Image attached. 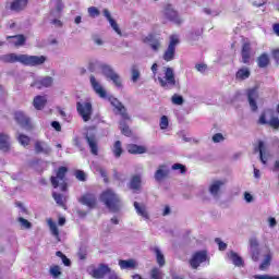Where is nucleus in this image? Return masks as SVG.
I'll list each match as a JSON object with an SVG mask.
<instances>
[{
	"label": "nucleus",
	"mask_w": 279,
	"mask_h": 279,
	"mask_svg": "<svg viewBox=\"0 0 279 279\" xmlns=\"http://www.w3.org/2000/svg\"><path fill=\"white\" fill-rule=\"evenodd\" d=\"M150 69L155 80L159 82V86L165 88V90H171V88L180 86V83L175 80V73L172 68L163 66L162 71L158 72V63H154Z\"/></svg>",
	"instance_id": "obj_1"
},
{
	"label": "nucleus",
	"mask_w": 279,
	"mask_h": 279,
	"mask_svg": "<svg viewBox=\"0 0 279 279\" xmlns=\"http://www.w3.org/2000/svg\"><path fill=\"white\" fill-rule=\"evenodd\" d=\"M69 173V168L66 166H61L54 170V175L50 177V183L52 189H59L62 193L69 191V179L66 174Z\"/></svg>",
	"instance_id": "obj_2"
},
{
	"label": "nucleus",
	"mask_w": 279,
	"mask_h": 279,
	"mask_svg": "<svg viewBox=\"0 0 279 279\" xmlns=\"http://www.w3.org/2000/svg\"><path fill=\"white\" fill-rule=\"evenodd\" d=\"M100 201L108 208L110 213H119L121 210V197L113 192L112 189H107L100 194Z\"/></svg>",
	"instance_id": "obj_3"
},
{
	"label": "nucleus",
	"mask_w": 279,
	"mask_h": 279,
	"mask_svg": "<svg viewBox=\"0 0 279 279\" xmlns=\"http://www.w3.org/2000/svg\"><path fill=\"white\" fill-rule=\"evenodd\" d=\"M14 121H16V124L22 126L23 130H25L26 132H32V130H34V123L32 122V118H29L23 111L14 112Z\"/></svg>",
	"instance_id": "obj_4"
},
{
	"label": "nucleus",
	"mask_w": 279,
	"mask_h": 279,
	"mask_svg": "<svg viewBox=\"0 0 279 279\" xmlns=\"http://www.w3.org/2000/svg\"><path fill=\"white\" fill-rule=\"evenodd\" d=\"M178 45H180V39L173 35L170 36L169 45L162 54L165 62H171L175 60V47H178Z\"/></svg>",
	"instance_id": "obj_5"
},
{
	"label": "nucleus",
	"mask_w": 279,
	"mask_h": 279,
	"mask_svg": "<svg viewBox=\"0 0 279 279\" xmlns=\"http://www.w3.org/2000/svg\"><path fill=\"white\" fill-rule=\"evenodd\" d=\"M110 104L113 107L114 114H119L121 117L120 121H132V117L128 113V108L123 106V102L119 101L117 98H112Z\"/></svg>",
	"instance_id": "obj_6"
},
{
	"label": "nucleus",
	"mask_w": 279,
	"mask_h": 279,
	"mask_svg": "<svg viewBox=\"0 0 279 279\" xmlns=\"http://www.w3.org/2000/svg\"><path fill=\"white\" fill-rule=\"evenodd\" d=\"M76 110L82 117L85 123H88L90 118L93 117V104L90 102H76Z\"/></svg>",
	"instance_id": "obj_7"
},
{
	"label": "nucleus",
	"mask_w": 279,
	"mask_h": 279,
	"mask_svg": "<svg viewBox=\"0 0 279 279\" xmlns=\"http://www.w3.org/2000/svg\"><path fill=\"white\" fill-rule=\"evenodd\" d=\"M102 74L107 77V80H111V82L117 86V88H123V83L121 82V76L110 68V65L101 66Z\"/></svg>",
	"instance_id": "obj_8"
},
{
	"label": "nucleus",
	"mask_w": 279,
	"mask_h": 279,
	"mask_svg": "<svg viewBox=\"0 0 279 279\" xmlns=\"http://www.w3.org/2000/svg\"><path fill=\"white\" fill-rule=\"evenodd\" d=\"M163 16L170 23H174V25H182V17L180 14L173 9L172 4H167L163 9Z\"/></svg>",
	"instance_id": "obj_9"
},
{
	"label": "nucleus",
	"mask_w": 279,
	"mask_h": 279,
	"mask_svg": "<svg viewBox=\"0 0 279 279\" xmlns=\"http://www.w3.org/2000/svg\"><path fill=\"white\" fill-rule=\"evenodd\" d=\"M206 260H208V252L198 251L194 253L190 259V267H192V269H198L202 263H206Z\"/></svg>",
	"instance_id": "obj_10"
},
{
	"label": "nucleus",
	"mask_w": 279,
	"mask_h": 279,
	"mask_svg": "<svg viewBox=\"0 0 279 279\" xmlns=\"http://www.w3.org/2000/svg\"><path fill=\"white\" fill-rule=\"evenodd\" d=\"M85 141L90 149L93 156L99 155V140L95 133H85Z\"/></svg>",
	"instance_id": "obj_11"
},
{
	"label": "nucleus",
	"mask_w": 279,
	"mask_h": 279,
	"mask_svg": "<svg viewBox=\"0 0 279 279\" xmlns=\"http://www.w3.org/2000/svg\"><path fill=\"white\" fill-rule=\"evenodd\" d=\"M24 66H40L47 62V57L45 56H27L24 54V60H22Z\"/></svg>",
	"instance_id": "obj_12"
},
{
	"label": "nucleus",
	"mask_w": 279,
	"mask_h": 279,
	"mask_svg": "<svg viewBox=\"0 0 279 279\" xmlns=\"http://www.w3.org/2000/svg\"><path fill=\"white\" fill-rule=\"evenodd\" d=\"M143 43H145L146 45H149L150 49H153V51H159L160 47H162V43L160 37H158V35H156V33H150L148 34L144 39Z\"/></svg>",
	"instance_id": "obj_13"
},
{
	"label": "nucleus",
	"mask_w": 279,
	"mask_h": 279,
	"mask_svg": "<svg viewBox=\"0 0 279 279\" xmlns=\"http://www.w3.org/2000/svg\"><path fill=\"white\" fill-rule=\"evenodd\" d=\"M80 204L87 206V208H97V196L93 193H85L78 199Z\"/></svg>",
	"instance_id": "obj_14"
},
{
	"label": "nucleus",
	"mask_w": 279,
	"mask_h": 279,
	"mask_svg": "<svg viewBox=\"0 0 279 279\" xmlns=\"http://www.w3.org/2000/svg\"><path fill=\"white\" fill-rule=\"evenodd\" d=\"M29 0H13L9 4L7 3L5 10H10L11 12H23L27 8Z\"/></svg>",
	"instance_id": "obj_15"
},
{
	"label": "nucleus",
	"mask_w": 279,
	"mask_h": 279,
	"mask_svg": "<svg viewBox=\"0 0 279 279\" xmlns=\"http://www.w3.org/2000/svg\"><path fill=\"white\" fill-rule=\"evenodd\" d=\"M24 57L25 54L8 53L0 56V61L4 64H15V62L23 64Z\"/></svg>",
	"instance_id": "obj_16"
},
{
	"label": "nucleus",
	"mask_w": 279,
	"mask_h": 279,
	"mask_svg": "<svg viewBox=\"0 0 279 279\" xmlns=\"http://www.w3.org/2000/svg\"><path fill=\"white\" fill-rule=\"evenodd\" d=\"M89 82H90L92 88L96 93V95L101 97V99H106L108 97V93L101 86V84H99V82H97V78H95V75L89 76Z\"/></svg>",
	"instance_id": "obj_17"
},
{
	"label": "nucleus",
	"mask_w": 279,
	"mask_h": 279,
	"mask_svg": "<svg viewBox=\"0 0 279 279\" xmlns=\"http://www.w3.org/2000/svg\"><path fill=\"white\" fill-rule=\"evenodd\" d=\"M259 125H269L272 128V130H279V118L272 117L269 121H267V113L262 112L259 119H258Z\"/></svg>",
	"instance_id": "obj_18"
},
{
	"label": "nucleus",
	"mask_w": 279,
	"mask_h": 279,
	"mask_svg": "<svg viewBox=\"0 0 279 279\" xmlns=\"http://www.w3.org/2000/svg\"><path fill=\"white\" fill-rule=\"evenodd\" d=\"M255 154L259 153V160L263 165H267V160H269V151H267V146H265V142L258 141V146L254 149Z\"/></svg>",
	"instance_id": "obj_19"
},
{
	"label": "nucleus",
	"mask_w": 279,
	"mask_h": 279,
	"mask_svg": "<svg viewBox=\"0 0 279 279\" xmlns=\"http://www.w3.org/2000/svg\"><path fill=\"white\" fill-rule=\"evenodd\" d=\"M241 56L242 64H250V61L252 60V44L250 41H245L242 45Z\"/></svg>",
	"instance_id": "obj_20"
},
{
	"label": "nucleus",
	"mask_w": 279,
	"mask_h": 279,
	"mask_svg": "<svg viewBox=\"0 0 279 279\" xmlns=\"http://www.w3.org/2000/svg\"><path fill=\"white\" fill-rule=\"evenodd\" d=\"M107 274H111V269L106 264H99L98 268L92 270V276L96 279L106 278Z\"/></svg>",
	"instance_id": "obj_21"
},
{
	"label": "nucleus",
	"mask_w": 279,
	"mask_h": 279,
	"mask_svg": "<svg viewBox=\"0 0 279 279\" xmlns=\"http://www.w3.org/2000/svg\"><path fill=\"white\" fill-rule=\"evenodd\" d=\"M104 16H106L107 21L109 22L110 26L112 27L113 32L118 34V36H123V33L121 32V28L119 27V24L114 19H112V15L110 14V11L108 9H104L102 11Z\"/></svg>",
	"instance_id": "obj_22"
},
{
	"label": "nucleus",
	"mask_w": 279,
	"mask_h": 279,
	"mask_svg": "<svg viewBox=\"0 0 279 279\" xmlns=\"http://www.w3.org/2000/svg\"><path fill=\"white\" fill-rule=\"evenodd\" d=\"M257 97H258V90L256 88H251L247 90V99L253 112H256V110H258V105L256 104Z\"/></svg>",
	"instance_id": "obj_23"
},
{
	"label": "nucleus",
	"mask_w": 279,
	"mask_h": 279,
	"mask_svg": "<svg viewBox=\"0 0 279 279\" xmlns=\"http://www.w3.org/2000/svg\"><path fill=\"white\" fill-rule=\"evenodd\" d=\"M126 151H129V154H132L133 156H137L141 154H147V147L137 144H128Z\"/></svg>",
	"instance_id": "obj_24"
},
{
	"label": "nucleus",
	"mask_w": 279,
	"mask_h": 279,
	"mask_svg": "<svg viewBox=\"0 0 279 279\" xmlns=\"http://www.w3.org/2000/svg\"><path fill=\"white\" fill-rule=\"evenodd\" d=\"M35 153L36 154H45L46 156H49L51 154V147L47 145V143L41 141L35 142Z\"/></svg>",
	"instance_id": "obj_25"
},
{
	"label": "nucleus",
	"mask_w": 279,
	"mask_h": 279,
	"mask_svg": "<svg viewBox=\"0 0 279 279\" xmlns=\"http://www.w3.org/2000/svg\"><path fill=\"white\" fill-rule=\"evenodd\" d=\"M53 85V77L46 76L39 81H36L32 86H36V88H49V86Z\"/></svg>",
	"instance_id": "obj_26"
},
{
	"label": "nucleus",
	"mask_w": 279,
	"mask_h": 279,
	"mask_svg": "<svg viewBox=\"0 0 279 279\" xmlns=\"http://www.w3.org/2000/svg\"><path fill=\"white\" fill-rule=\"evenodd\" d=\"M271 64V60L269 59V54L267 52H263L257 57V66L259 69H267Z\"/></svg>",
	"instance_id": "obj_27"
},
{
	"label": "nucleus",
	"mask_w": 279,
	"mask_h": 279,
	"mask_svg": "<svg viewBox=\"0 0 279 279\" xmlns=\"http://www.w3.org/2000/svg\"><path fill=\"white\" fill-rule=\"evenodd\" d=\"M7 40H12L10 43L14 45V47H23L27 38H25V35H13V36H7Z\"/></svg>",
	"instance_id": "obj_28"
},
{
	"label": "nucleus",
	"mask_w": 279,
	"mask_h": 279,
	"mask_svg": "<svg viewBox=\"0 0 279 279\" xmlns=\"http://www.w3.org/2000/svg\"><path fill=\"white\" fill-rule=\"evenodd\" d=\"M35 110H43L47 106V96H35L33 99Z\"/></svg>",
	"instance_id": "obj_29"
},
{
	"label": "nucleus",
	"mask_w": 279,
	"mask_h": 279,
	"mask_svg": "<svg viewBox=\"0 0 279 279\" xmlns=\"http://www.w3.org/2000/svg\"><path fill=\"white\" fill-rule=\"evenodd\" d=\"M250 75H252L250 68L243 66L236 71L235 80H238L239 82H244V80H248Z\"/></svg>",
	"instance_id": "obj_30"
},
{
	"label": "nucleus",
	"mask_w": 279,
	"mask_h": 279,
	"mask_svg": "<svg viewBox=\"0 0 279 279\" xmlns=\"http://www.w3.org/2000/svg\"><path fill=\"white\" fill-rule=\"evenodd\" d=\"M133 206L140 217H143V219H149V213L147 211V206H145V204L134 202Z\"/></svg>",
	"instance_id": "obj_31"
},
{
	"label": "nucleus",
	"mask_w": 279,
	"mask_h": 279,
	"mask_svg": "<svg viewBox=\"0 0 279 279\" xmlns=\"http://www.w3.org/2000/svg\"><path fill=\"white\" fill-rule=\"evenodd\" d=\"M142 182L141 174H134L129 183V189H131V191H141Z\"/></svg>",
	"instance_id": "obj_32"
},
{
	"label": "nucleus",
	"mask_w": 279,
	"mask_h": 279,
	"mask_svg": "<svg viewBox=\"0 0 279 279\" xmlns=\"http://www.w3.org/2000/svg\"><path fill=\"white\" fill-rule=\"evenodd\" d=\"M0 150H10V136L8 134L0 133Z\"/></svg>",
	"instance_id": "obj_33"
},
{
	"label": "nucleus",
	"mask_w": 279,
	"mask_h": 279,
	"mask_svg": "<svg viewBox=\"0 0 279 279\" xmlns=\"http://www.w3.org/2000/svg\"><path fill=\"white\" fill-rule=\"evenodd\" d=\"M119 125L121 134H123V136H132V129H130V125H128V120H120Z\"/></svg>",
	"instance_id": "obj_34"
},
{
	"label": "nucleus",
	"mask_w": 279,
	"mask_h": 279,
	"mask_svg": "<svg viewBox=\"0 0 279 279\" xmlns=\"http://www.w3.org/2000/svg\"><path fill=\"white\" fill-rule=\"evenodd\" d=\"M49 275L53 279H60L62 278V268L59 265H52L49 268Z\"/></svg>",
	"instance_id": "obj_35"
},
{
	"label": "nucleus",
	"mask_w": 279,
	"mask_h": 279,
	"mask_svg": "<svg viewBox=\"0 0 279 279\" xmlns=\"http://www.w3.org/2000/svg\"><path fill=\"white\" fill-rule=\"evenodd\" d=\"M119 265L122 269H136V260L134 259H120Z\"/></svg>",
	"instance_id": "obj_36"
},
{
	"label": "nucleus",
	"mask_w": 279,
	"mask_h": 279,
	"mask_svg": "<svg viewBox=\"0 0 279 279\" xmlns=\"http://www.w3.org/2000/svg\"><path fill=\"white\" fill-rule=\"evenodd\" d=\"M153 252L156 254V260H157V265H159V267H165L166 265V260H165V254H162V252L160 251V248H158L157 246H155L153 248Z\"/></svg>",
	"instance_id": "obj_37"
},
{
	"label": "nucleus",
	"mask_w": 279,
	"mask_h": 279,
	"mask_svg": "<svg viewBox=\"0 0 279 279\" xmlns=\"http://www.w3.org/2000/svg\"><path fill=\"white\" fill-rule=\"evenodd\" d=\"M229 258L235 267H243V258L239 256V254L234 253V251L229 253Z\"/></svg>",
	"instance_id": "obj_38"
},
{
	"label": "nucleus",
	"mask_w": 279,
	"mask_h": 279,
	"mask_svg": "<svg viewBox=\"0 0 279 279\" xmlns=\"http://www.w3.org/2000/svg\"><path fill=\"white\" fill-rule=\"evenodd\" d=\"M112 154L114 158H119L123 155V145L121 144V141H116L112 147Z\"/></svg>",
	"instance_id": "obj_39"
},
{
	"label": "nucleus",
	"mask_w": 279,
	"mask_h": 279,
	"mask_svg": "<svg viewBox=\"0 0 279 279\" xmlns=\"http://www.w3.org/2000/svg\"><path fill=\"white\" fill-rule=\"evenodd\" d=\"M223 184H226V181H215L209 187V193H211V195H218Z\"/></svg>",
	"instance_id": "obj_40"
},
{
	"label": "nucleus",
	"mask_w": 279,
	"mask_h": 279,
	"mask_svg": "<svg viewBox=\"0 0 279 279\" xmlns=\"http://www.w3.org/2000/svg\"><path fill=\"white\" fill-rule=\"evenodd\" d=\"M165 178H169V170H163L162 168H160L155 172L156 182H162Z\"/></svg>",
	"instance_id": "obj_41"
},
{
	"label": "nucleus",
	"mask_w": 279,
	"mask_h": 279,
	"mask_svg": "<svg viewBox=\"0 0 279 279\" xmlns=\"http://www.w3.org/2000/svg\"><path fill=\"white\" fill-rule=\"evenodd\" d=\"M48 226L50 228L51 234H53V236H56V239L60 240V230L58 229V225H56V222H53V220L49 219Z\"/></svg>",
	"instance_id": "obj_42"
},
{
	"label": "nucleus",
	"mask_w": 279,
	"mask_h": 279,
	"mask_svg": "<svg viewBox=\"0 0 279 279\" xmlns=\"http://www.w3.org/2000/svg\"><path fill=\"white\" fill-rule=\"evenodd\" d=\"M17 141L22 147H27L32 143V137L21 133L17 136Z\"/></svg>",
	"instance_id": "obj_43"
},
{
	"label": "nucleus",
	"mask_w": 279,
	"mask_h": 279,
	"mask_svg": "<svg viewBox=\"0 0 279 279\" xmlns=\"http://www.w3.org/2000/svg\"><path fill=\"white\" fill-rule=\"evenodd\" d=\"M131 80L134 83H136V82H138V80H141V71H138V68H136V65H133L131 69Z\"/></svg>",
	"instance_id": "obj_44"
},
{
	"label": "nucleus",
	"mask_w": 279,
	"mask_h": 279,
	"mask_svg": "<svg viewBox=\"0 0 279 279\" xmlns=\"http://www.w3.org/2000/svg\"><path fill=\"white\" fill-rule=\"evenodd\" d=\"M269 265H271V254H267L265 256L264 260L259 265L260 271H265V269H267V267H269Z\"/></svg>",
	"instance_id": "obj_45"
},
{
	"label": "nucleus",
	"mask_w": 279,
	"mask_h": 279,
	"mask_svg": "<svg viewBox=\"0 0 279 279\" xmlns=\"http://www.w3.org/2000/svg\"><path fill=\"white\" fill-rule=\"evenodd\" d=\"M56 256L61 258V260L65 267H71V259L69 257H66V255H64V253H62L61 251H57Z\"/></svg>",
	"instance_id": "obj_46"
},
{
	"label": "nucleus",
	"mask_w": 279,
	"mask_h": 279,
	"mask_svg": "<svg viewBox=\"0 0 279 279\" xmlns=\"http://www.w3.org/2000/svg\"><path fill=\"white\" fill-rule=\"evenodd\" d=\"M52 197H53L54 202L58 204V206H64V195H62L58 192H53Z\"/></svg>",
	"instance_id": "obj_47"
},
{
	"label": "nucleus",
	"mask_w": 279,
	"mask_h": 279,
	"mask_svg": "<svg viewBox=\"0 0 279 279\" xmlns=\"http://www.w3.org/2000/svg\"><path fill=\"white\" fill-rule=\"evenodd\" d=\"M74 177L76 180H78V182H86L87 179L86 172H84V170H75Z\"/></svg>",
	"instance_id": "obj_48"
},
{
	"label": "nucleus",
	"mask_w": 279,
	"mask_h": 279,
	"mask_svg": "<svg viewBox=\"0 0 279 279\" xmlns=\"http://www.w3.org/2000/svg\"><path fill=\"white\" fill-rule=\"evenodd\" d=\"M87 256L88 250L86 248V246H81L77 252V257L80 258V260H86Z\"/></svg>",
	"instance_id": "obj_49"
},
{
	"label": "nucleus",
	"mask_w": 279,
	"mask_h": 279,
	"mask_svg": "<svg viewBox=\"0 0 279 279\" xmlns=\"http://www.w3.org/2000/svg\"><path fill=\"white\" fill-rule=\"evenodd\" d=\"M150 278L151 279H162L163 278L162 271H160V269H158L156 267L153 268L150 271Z\"/></svg>",
	"instance_id": "obj_50"
},
{
	"label": "nucleus",
	"mask_w": 279,
	"mask_h": 279,
	"mask_svg": "<svg viewBox=\"0 0 279 279\" xmlns=\"http://www.w3.org/2000/svg\"><path fill=\"white\" fill-rule=\"evenodd\" d=\"M171 101L174 104V106H182V104H184V98L178 94H174Z\"/></svg>",
	"instance_id": "obj_51"
},
{
	"label": "nucleus",
	"mask_w": 279,
	"mask_h": 279,
	"mask_svg": "<svg viewBox=\"0 0 279 279\" xmlns=\"http://www.w3.org/2000/svg\"><path fill=\"white\" fill-rule=\"evenodd\" d=\"M159 125L160 130H167V128H169V118L167 116H162L160 118Z\"/></svg>",
	"instance_id": "obj_52"
},
{
	"label": "nucleus",
	"mask_w": 279,
	"mask_h": 279,
	"mask_svg": "<svg viewBox=\"0 0 279 279\" xmlns=\"http://www.w3.org/2000/svg\"><path fill=\"white\" fill-rule=\"evenodd\" d=\"M172 170L173 171H180V173L184 174L186 173V166L182 165V163H174L172 165Z\"/></svg>",
	"instance_id": "obj_53"
},
{
	"label": "nucleus",
	"mask_w": 279,
	"mask_h": 279,
	"mask_svg": "<svg viewBox=\"0 0 279 279\" xmlns=\"http://www.w3.org/2000/svg\"><path fill=\"white\" fill-rule=\"evenodd\" d=\"M215 243H217L218 248L220 252H226L228 250V244H226L223 241H221L219 238L215 239Z\"/></svg>",
	"instance_id": "obj_54"
},
{
	"label": "nucleus",
	"mask_w": 279,
	"mask_h": 279,
	"mask_svg": "<svg viewBox=\"0 0 279 279\" xmlns=\"http://www.w3.org/2000/svg\"><path fill=\"white\" fill-rule=\"evenodd\" d=\"M88 14H89V16H92V19H95V17L99 16L100 12H99V9H97V7H89Z\"/></svg>",
	"instance_id": "obj_55"
},
{
	"label": "nucleus",
	"mask_w": 279,
	"mask_h": 279,
	"mask_svg": "<svg viewBox=\"0 0 279 279\" xmlns=\"http://www.w3.org/2000/svg\"><path fill=\"white\" fill-rule=\"evenodd\" d=\"M19 221L21 222V226H23V228H26V230H29V228H32V222H29V220L20 217Z\"/></svg>",
	"instance_id": "obj_56"
},
{
	"label": "nucleus",
	"mask_w": 279,
	"mask_h": 279,
	"mask_svg": "<svg viewBox=\"0 0 279 279\" xmlns=\"http://www.w3.org/2000/svg\"><path fill=\"white\" fill-rule=\"evenodd\" d=\"M253 279H279V276L255 275Z\"/></svg>",
	"instance_id": "obj_57"
},
{
	"label": "nucleus",
	"mask_w": 279,
	"mask_h": 279,
	"mask_svg": "<svg viewBox=\"0 0 279 279\" xmlns=\"http://www.w3.org/2000/svg\"><path fill=\"white\" fill-rule=\"evenodd\" d=\"M195 69L199 73H206V71L208 70V65H206L205 63H198L195 65Z\"/></svg>",
	"instance_id": "obj_58"
},
{
	"label": "nucleus",
	"mask_w": 279,
	"mask_h": 279,
	"mask_svg": "<svg viewBox=\"0 0 279 279\" xmlns=\"http://www.w3.org/2000/svg\"><path fill=\"white\" fill-rule=\"evenodd\" d=\"M258 240L256 239V238H252L251 240H250V248L251 250H259L258 248Z\"/></svg>",
	"instance_id": "obj_59"
},
{
	"label": "nucleus",
	"mask_w": 279,
	"mask_h": 279,
	"mask_svg": "<svg viewBox=\"0 0 279 279\" xmlns=\"http://www.w3.org/2000/svg\"><path fill=\"white\" fill-rule=\"evenodd\" d=\"M251 254H252V259L256 262L260 256V250L259 248L251 250Z\"/></svg>",
	"instance_id": "obj_60"
},
{
	"label": "nucleus",
	"mask_w": 279,
	"mask_h": 279,
	"mask_svg": "<svg viewBox=\"0 0 279 279\" xmlns=\"http://www.w3.org/2000/svg\"><path fill=\"white\" fill-rule=\"evenodd\" d=\"M98 171H99L101 178H104V182L106 184H108V182H109V180H108V171H106V169H104V168H100Z\"/></svg>",
	"instance_id": "obj_61"
},
{
	"label": "nucleus",
	"mask_w": 279,
	"mask_h": 279,
	"mask_svg": "<svg viewBox=\"0 0 279 279\" xmlns=\"http://www.w3.org/2000/svg\"><path fill=\"white\" fill-rule=\"evenodd\" d=\"M271 56H272L276 64H279V48L271 50Z\"/></svg>",
	"instance_id": "obj_62"
},
{
	"label": "nucleus",
	"mask_w": 279,
	"mask_h": 279,
	"mask_svg": "<svg viewBox=\"0 0 279 279\" xmlns=\"http://www.w3.org/2000/svg\"><path fill=\"white\" fill-rule=\"evenodd\" d=\"M213 141H214V143H221V141H223V134H221V133H216V134L213 136Z\"/></svg>",
	"instance_id": "obj_63"
},
{
	"label": "nucleus",
	"mask_w": 279,
	"mask_h": 279,
	"mask_svg": "<svg viewBox=\"0 0 279 279\" xmlns=\"http://www.w3.org/2000/svg\"><path fill=\"white\" fill-rule=\"evenodd\" d=\"M51 126L53 128V130H56V132H62V125H60V122L52 121Z\"/></svg>",
	"instance_id": "obj_64"
}]
</instances>
